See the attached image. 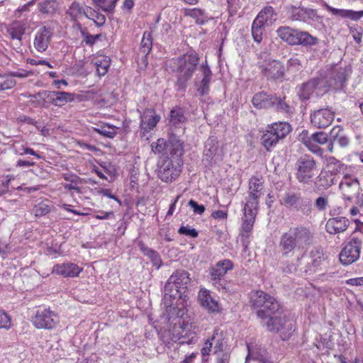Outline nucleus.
Listing matches in <instances>:
<instances>
[{
  "instance_id": "1",
  "label": "nucleus",
  "mask_w": 363,
  "mask_h": 363,
  "mask_svg": "<svg viewBox=\"0 0 363 363\" xmlns=\"http://www.w3.org/2000/svg\"><path fill=\"white\" fill-rule=\"evenodd\" d=\"M313 238V233L307 227L299 225L291 228L280 237L279 242L280 252L284 257H291L295 251L311 245Z\"/></svg>"
},
{
  "instance_id": "2",
  "label": "nucleus",
  "mask_w": 363,
  "mask_h": 363,
  "mask_svg": "<svg viewBox=\"0 0 363 363\" xmlns=\"http://www.w3.org/2000/svg\"><path fill=\"white\" fill-rule=\"evenodd\" d=\"M190 283L189 274L184 269L173 273L164 287V305L171 308L177 298H181Z\"/></svg>"
},
{
  "instance_id": "3",
  "label": "nucleus",
  "mask_w": 363,
  "mask_h": 363,
  "mask_svg": "<svg viewBox=\"0 0 363 363\" xmlns=\"http://www.w3.org/2000/svg\"><path fill=\"white\" fill-rule=\"evenodd\" d=\"M199 60L198 55L194 53L186 54L173 60V71L176 73V86L178 90L186 89L187 82L197 67Z\"/></svg>"
},
{
  "instance_id": "4",
  "label": "nucleus",
  "mask_w": 363,
  "mask_h": 363,
  "mask_svg": "<svg viewBox=\"0 0 363 363\" xmlns=\"http://www.w3.org/2000/svg\"><path fill=\"white\" fill-rule=\"evenodd\" d=\"M277 33L283 41L291 45L312 46L318 43V39L312 36L309 33L294 29L289 26L279 28Z\"/></svg>"
},
{
  "instance_id": "5",
  "label": "nucleus",
  "mask_w": 363,
  "mask_h": 363,
  "mask_svg": "<svg viewBox=\"0 0 363 363\" xmlns=\"http://www.w3.org/2000/svg\"><path fill=\"white\" fill-rule=\"evenodd\" d=\"M226 347V342L218 331L215 330L213 335L205 342L201 354L203 356L208 355L213 348L216 355V363H229L230 353Z\"/></svg>"
},
{
  "instance_id": "6",
  "label": "nucleus",
  "mask_w": 363,
  "mask_h": 363,
  "mask_svg": "<svg viewBox=\"0 0 363 363\" xmlns=\"http://www.w3.org/2000/svg\"><path fill=\"white\" fill-rule=\"evenodd\" d=\"M182 169L180 159L165 157L158 162L157 174L163 182L172 183L179 177Z\"/></svg>"
},
{
  "instance_id": "7",
  "label": "nucleus",
  "mask_w": 363,
  "mask_h": 363,
  "mask_svg": "<svg viewBox=\"0 0 363 363\" xmlns=\"http://www.w3.org/2000/svg\"><path fill=\"white\" fill-rule=\"evenodd\" d=\"M261 323L267 327V330L279 333L283 340L289 338L294 331L292 323L286 319L285 315L282 314L281 308L279 313L273 314Z\"/></svg>"
},
{
  "instance_id": "8",
  "label": "nucleus",
  "mask_w": 363,
  "mask_h": 363,
  "mask_svg": "<svg viewBox=\"0 0 363 363\" xmlns=\"http://www.w3.org/2000/svg\"><path fill=\"white\" fill-rule=\"evenodd\" d=\"M296 167V177L298 182L301 184H308L315 177L317 162L311 155H304L297 160Z\"/></svg>"
},
{
  "instance_id": "9",
  "label": "nucleus",
  "mask_w": 363,
  "mask_h": 363,
  "mask_svg": "<svg viewBox=\"0 0 363 363\" xmlns=\"http://www.w3.org/2000/svg\"><path fill=\"white\" fill-rule=\"evenodd\" d=\"M291 125L286 122L273 123L262 136V144L269 151L279 140L283 139L291 131Z\"/></svg>"
},
{
  "instance_id": "10",
  "label": "nucleus",
  "mask_w": 363,
  "mask_h": 363,
  "mask_svg": "<svg viewBox=\"0 0 363 363\" xmlns=\"http://www.w3.org/2000/svg\"><path fill=\"white\" fill-rule=\"evenodd\" d=\"M281 203L287 208L294 209L304 216H309L312 212L310 199L302 197L298 191H288L281 199Z\"/></svg>"
},
{
  "instance_id": "11",
  "label": "nucleus",
  "mask_w": 363,
  "mask_h": 363,
  "mask_svg": "<svg viewBox=\"0 0 363 363\" xmlns=\"http://www.w3.org/2000/svg\"><path fill=\"white\" fill-rule=\"evenodd\" d=\"M233 264L230 259H224L218 262L211 269V280L213 284L219 290L223 289L225 291L230 290L228 284L222 278L226 274L228 271L232 269Z\"/></svg>"
},
{
  "instance_id": "12",
  "label": "nucleus",
  "mask_w": 363,
  "mask_h": 363,
  "mask_svg": "<svg viewBox=\"0 0 363 363\" xmlns=\"http://www.w3.org/2000/svg\"><path fill=\"white\" fill-rule=\"evenodd\" d=\"M362 245L361 239L352 238L340 252V262L344 265H348L357 261L360 256Z\"/></svg>"
},
{
  "instance_id": "13",
  "label": "nucleus",
  "mask_w": 363,
  "mask_h": 363,
  "mask_svg": "<svg viewBox=\"0 0 363 363\" xmlns=\"http://www.w3.org/2000/svg\"><path fill=\"white\" fill-rule=\"evenodd\" d=\"M59 322L58 315L50 308L38 309L33 320L35 327L38 329H52Z\"/></svg>"
},
{
  "instance_id": "14",
  "label": "nucleus",
  "mask_w": 363,
  "mask_h": 363,
  "mask_svg": "<svg viewBox=\"0 0 363 363\" xmlns=\"http://www.w3.org/2000/svg\"><path fill=\"white\" fill-rule=\"evenodd\" d=\"M262 76L269 81L283 82L285 77L284 65L279 61L272 60L259 66Z\"/></svg>"
},
{
  "instance_id": "15",
  "label": "nucleus",
  "mask_w": 363,
  "mask_h": 363,
  "mask_svg": "<svg viewBox=\"0 0 363 363\" xmlns=\"http://www.w3.org/2000/svg\"><path fill=\"white\" fill-rule=\"evenodd\" d=\"M266 303L273 305V307H274V305H276L275 298L262 290L252 291L249 294L250 306L257 315L264 314L261 309Z\"/></svg>"
},
{
  "instance_id": "16",
  "label": "nucleus",
  "mask_w": 363,
  "mask_h": 363,
  "mask_svg": "<svg viewBox=\"0 0 363 363\" xmlns=\"http://www.w3.org/2000/svg\"><path fill=\"white\" fill-rule=\"evenodd\" d=\"M264 194V185L261 178L252 177L249 181V194L245 207L257 209L259 199Z\"/></svg>"
},
{
  "instance_id": "17",
  "label": "nucleus",
  "mask_w": 363,
  "mask_h": 363,
  "mask_svg": "<svg viewBox=\"0 0 363 363\" xmlns=\"http://www.w3.org/2000/svg\"><path fill=\"white\" fill-rule=\"evenodd\" d=\"M324 81L325 82V90L329 88L340 89L343 87L346 79L347 72L345 68L335 66L328 72Z\"/></svg>"
},
{
  "instance_id": "18",
  "label": "nucleus",
  "mask_w": 363,
  "mask_h": 363,
  "mask_svg": "<svg viewBox=\"0 0 363 363\" xmlns=\"http://www.w3.org/2000/svg\"><path fill=\"white\" fill-rule=\"evenodd\" d=\"M289 18L294 21H303L311 23L318 18V11L315 9L302 6H290L288 7Z\"/></svg>"
},
{
  "instance_id": "19",
  "label": "nucleus",
  "mask_w": 363,
  "mask_h": 363,
  "mask_svg": "<svg viewBox=\"0 0 363 363\" xmlns=\"http://www.w3.org/2000/svg\"><path fill=\"white\" fill-rule=\"evenodd\" d=\"M257 213V209L244 207V215L240 235L243 245L247 247L249 243L251 231L252 230L255 218Z\"/></svg>"
},
{
  "instance_id": "20",
  "label": "nucleus",
  "mask_w": 363,
  "mask_h": 363,
  "mask_svg": "<svg viewBox=\"0 0 363 363\" xmlns=\"http://www.w3.org/2000/svg\"><path fill=\"white\" fill-rule=\"evenodd\" d=\"M223 160V154L218 148V141L214 136L208 138L205 143L203 161L208 164L217 163Z\"/></svg>"
},
{
  "instance_id": "21",
  "label": "nucleus",
  "mask_w": 363,
  "mask_h": 363,
  "mask_svg": "<svg viewBox=\"0 0 363 363\" xmlns=\"http://www.w3.org/2000/svg\"><path fill=\"white\" fill-rule=\"evenodd\" d=\"M335 118V113L328 108H320L311 113V123L317 128H326Z\"/></svg>"
},
{
  "instance_id": "22",
  "label": "nucleus",
  "mask_w": 363,
  "mask_h": 363,
  "mask_svg": "<svg viewBox=\"0 0 363 363\" xmlns=\"http://www.w3.org/2000/svg\"><path fill=\"white\" fill-rule=\"evenodd\" d=\"M340 189L345 200L352 201L359 194L360 185L357 178L345 174L340 184Z\"/></svg>"
},
{
  "instance_id": "23",
  "label": "nucleus",
  "mask_w": 363,
  "mask_h": 363,
  "mask_svg": "<svg viewBox=\"0 0 363 363\" xmlns=\"http://www.w3.org/2000/svg\"><path fill=\"white\" fill-rule=\"evenodd\" d=\"M315 90L326 91L323 77H314L302 84L298 91L299 97L303 100H308Z\"/></svg>"
},
{
  "instance_id": "24",
  "label": "nucleus",
  "mask_w": 363,
  "mask_h": 363,
  "mask_svg": "<svg viewBox=\"0 0 363 363\" xmlns=\"http://www.w3.org/2000/svg\"><path fill=\"white\" fill-rule=\"evenodd\" d=\"M52 32L50 28L43 26L37 32L34 38V48L40 52L45 51L51 41Z\"/></svg>"
},
{
  "instance_id": "25",
  "label": "nucleus",
  "mask_w": 363,
  "mask_h": 363,
  "mask_svg": "<svg viewBox=\"0 0 363 363\" xmlns=\"http://www.w3.org/2000/svg\"><path fill=\"white\" fill-rule=\"evenodd\" d=\"M350 220L343 216L330 218L325 224V230L330 235H336L345 231L350 226Z\"/></svg>"
},
{
  "instance_id": "26",
  "label": "nucleus",
  "mask_w": 363,
  "mask_h": 363,
  "mask_svg": "<svg viewBox=\"0 0 363 363\" xmlns=\"http://www.w3.org/2000/svg\"><path fill=\"white\" fill-rule=\"evenodd\" d=\"M200 69L202 72L203 78L201 81H196L195 86L199 95L205 96L209 93L212 72L206 64L202 65Z\"/></svg>"
},
{
  "instance_id": "27",
  "label": "nucleus",
  "mask_w": 363,
  "mask_h": 363,
  "mask_svg": "<svg viewBox=\"0 0 363 363\" xmlns=\"http://www.w3.org/2000/svg\"><path fill=\"white\" fill-rule=\"evenodd\" d=\"M82 271L78 265L71 262L55 264L53 267L52 272L63 277H76Z\"/></svg>"
},
{
  "instance_id": "28",
  "label": "nucleus",
  "mask_w": 363,
  "mask_h": 363,
  "mask_svg": "<svg viewBox=\"0 0 363 363\" xmlns=\"http://www.w3.org/2000/svg\"><path fill=\"white\" fill-rule=\"evenodd\" d=\"M323 7L333 15L342 18H349L352 21H358L363 17V11H355L349 9H339L330 6L328 3L323 4Z\"/></svg>"
},
{
  "instance_id": "29",
  "label": "nucleus",
  "mask_w": 363,
  "mask_h": 363,
  "mask_svg": "<svg viewBox=\"0 0 363 363\" xmlns=\"http://www.w3.org/2000/svg\"><path fill=\"white\" fill-rule=\"evenodd\" d=\"M160 117L152 109L146 110L141 116L140 128L143 133L152 130L160 121Z\"/></svg>"
},
{
  "instance_id": "30",
  "label": "nucleus",
  "mask_w": 363,
  "mask_h": 363,
  "mask_svg": "<svg viewBox=\"0 0 363 363\" xmlns=\"http://www.w3.org/2000/svg\"><path fill=\"white\" fill-rule=\"evenodd\" d=\"M276 99L275 95L268 94L267 92L261 91L254 95L252 103L257 108H269L273 106V100Z\"/></svg>"
},
{
  "instance_id": "31",
  "label": "nucleus",
  "mask_w": 363,
  "mask_h": 363,
  "mask_svg": "<svg viewBox=\"0 0 363 363\" xmlns=\"http://www.w3.org/2000/svg\"><path fill=\"white\" fill-rule=\"evenodd\" d=\"M167 152H169L174 159H179L184 152L182 141L174 133L169 135Z\"/></svg>"
},
{
  "instance_id": "32",
  "label": "nucleus",
  "mask_w": 363,
  "mask_h": 363,
  "mask_svg": "<svg viewBox=\"0 0 363 363\" xmlns=\"http://www.w3.org/2000/svg\"><path fill=\"white\" fill-rule=\"evenodd\" d=\"M199 299L201 305L208 311L214 313L219 311L218 303L211 297L209 291L201 290L199 293Z\"/></svg>"
},
{
  "instance_id": "33",
  "label": "nucleus",
  "mask_w": 363,
  "mask_h": 363,
  "mask_svg": "<svg viewBox=\"0 0 363 363\" xmlns=\"http://www.w3.org/2000/svg\"><path fill=\"white\" fill-rule=\"evenodd\" d=\"M335 175L328 170H322L316 178L315 186L319 189H328L335 184Z\"/></svg>"
},
{
  "instance_id": "34",
  "label": "nucleus",
  "mask_w": 363,
  "mask_h": 363,
  "mask_svg": "<svg viewBox=\"0 0 363 363\" xmlns=\"http://www.w3.org/2000/svg\"><path fill=\"white\" fill-rule=\"evenodd\" d=\"M6 31L11 39L21 42L23 35L25 34L26 26L23 22L14 21L7 26Z\"/></svg>"
},
{
  "instance_id": "35",
  "label": "nucleus",
  "mask_w": 363,
  "mask_h": 363,
  "mask_svg": "<svg viewBox=\"0 0 363 363\" xmlns=\"http://www.w3.org/2000/svg\"><path fill=\"white\" fill-rule=\"evenodd\" d=\"M311 256V267L308 269H306V272H315V269H317L324 260L323 257V252L321 247H315L310 252Z\"/></svg>"
},
{
  "instance_id": "36",
  "label": "nucleus",
  "mask_w": 363,
  "mask_h": 363,
  "mask_svg": "<svg viewBox=\"0 0 363 363\" xmlns=\"http://www.w3.org/2000/svg\"><path fill=\"white\" fill-rule=\"evenodd\" d=\"M64 179L67 182H70L69 184H64V187L65 189L74 190V191H77V193L81 192V188L79 186V185L82 184V181L79 177H78L76 174L69 173V174H65Z\"/></svg>"
},
{
  "instance_id": "37",
  "label": "nucleus",
  "mask_w": 363,
  "mask_h": 363,
  "mask_svg": "<svg viewBox=\"0 0 363 363\" xmlns=\"http://www.w3.org/2000/svg\"><path fill=\"white\" fill-rule=\"evenodd\" d=\"M67 14L70 16L71 20L73 21H77V20L80 18L82 16H85L86 18H90L83 7L76 1L73 2L69 6L68 10L67 11Z\"/></svg>"
},
{
  "instance_id": "38",
  "label": "nucleus",
  "mask_w": 363,
  "mask_h": 363,
  "mask_svg": "<svg viewBox=\"0 0 363 363\" xmlns=\"http://www.w3.org/2000/svg\"><path fill=\"white\" fill-rule=\"evenodd\" d=\"M184 15L192 17L195 19L196 23L199 25L204 24L209 19V18L206 15L204 11L197 8L185 9Z\"/></svg>"
},
{
  "instance_id": "39",
  "label": "nucleus",
  "mask_w": 363,
  "mask_h": 363,
  "mask_svg": "<svg viewBox=\"0 0 363 363\" xmlns=\"http://www.w3.org/2000/svg\"><path fill=\"white\" fill-rule=\"evenodd\" d=\"M58 4L55 0H42L38 3L39 11L43 14L52 15L57 9Z\"/></svg>"
},
{
  "instance_id": "40",
  "label": "nucleus",
  "mask_w": 363,
  "mask_h": 363,
  "mask_svg": "<svg viewBox=\"0 0 363 363\" xmlns=\"http://www.w3.org/2000/svg\"><path fill=\"white\" fill-rule=\"evenodd\" d=\"M275 303L274 307H273V305H271L268 303H266L264 306L262 308V311H263L264 314L263 315H257V317L261 320V321H264V319L270 317L273 314H277V313L280 312L281 306L278 301L275 298Z\"/></svg>"
},
{
  "instance_id": "41",
  "label": "nucleus",
  "mask_w": 363,
  "mask_h": 363,
  "mask_svg": "<svg viewBox=\"0 0 363 363\" xmlns=\"http://www.w3.org/2000/svg\"><path fill=\"white\" fill-rule=\"evenodd\" d=\"M55 94L54 105L59 107L73 101L75 97V94L66 91H55Z\"/></svg>"
},
{
  "instance_id": "42",
  "label": "nucleus",
  "mask_w": 363,
  "mask_h": 363,
  "mask_svg": "<svg viewBox=\"0 0 363 363\" xmlns=\"http://www.w3.org/2000/svg\"><path fill=\"white\" fill-rule=\"evenodd\" d=\"M117 127L109 124H103L94 128L95 132L108 138H113L117 134Z\"/></svg>"
},
{
  "instance_id": "43",
  "label": "nucleus",
  "mask_w": 363,
  "mask_h": 363,
  "mask_svg": "<svg viewBox=\"0 0 363 363\" xmlns=\"http://www.w3.org/2000/svg\"><path fill=\"white\" fill-rule=\"evenodd\" d=\"M152 47V37L150 32L145 31L143 33V37L141 40L140 51L144 54L145 59L147 55L150 53Z\"/></svg>"
},
{
  "instance_id": "44",
  "label": "nucleus",
  "mask_w": 363,
  "mask_h": 363,
  "mask_svg": "<svg viewBox=\"0 0 363 363\" xmlns=\"http://www.w3.org/2000/svg\"><path fill=\"white\" fill-rule=\"evenodd\" d=\"M184 110L180 107H175L170 111V119L169 123L172 125H177V124L185 122L186 117L184 114Z\"/></svg>"
},
{
  "instance_id": "45",
  "label": "nucleus",
  "mask_w": 363,
  "mask_h": 363,
  "mask_svg": "<svg viewBox=\"0 0 363 363\" xmlns=\"http://www.w3.org/2000/svg\"><path fill=\"white\" fill-rule=\"evenodd\" d=\"M327 167L328 168V171L331 172L335 175L340 173L341 172H344L346 169V165L334 157H330L328 159Z\"/></svg>"
},
{
  "instance_id": "46",
  "label": "nucleus",
  "mask_w": 363,
  "mask_h": 363,
  "mask_svg": "<svg viewBox=\"0 0 363 363\" xmlns=\"http://www.w3.org/2000/svg\"><path fill=\"white\" fill-rule=\"evenodd\" d=\"M44 90L40 91L35 94H29L26 96L29 99L30 102L35 106L48 107V101L44 100Z\"/></svg>"
},
{
  "instance_id": "47",
  "label": "nucleus",
  "mask_w": 363,
  "mask_h": 363,
  "mask_svg": "<svg viewBox=\"0 0 363 363\" xmlns=\"http://www.w3.org/2000/svg\"><path fill=\"white\" fill-rule=\"evenodd\" d=\"M138 247H140V250L143 252L144 255L147 256L148 257L150 258L154 265H157L159 264V263L161 262L159 254L156 251L146 247L142 241H140L138 242Z\"/></svg>"
},
{
  "instance_id": "48",
  "label": "nucleus",
  "mask_w": 363,
  "mask_h": 363,
  "mask_svg": "<svg viewBox=\"0 0 363 363\" xmlns=\"http://www.w3.org/2000/svg\"><path fill=\"white\" fill-rule=\"evenodd\" d=\"M273 108L277 111L285 113H289L292 111V108L286 101V96L280 97L276 96V99L273 100Z\"/></svg>"
},
{
  "instance_id": "49",
  "label": "nucleus",
  "mask_w": 363,
  "mask_h": 363,
  "mask_svg": "<svg viewBox=\"0 0 363 363\" xmlns=\"http://www.w3.org/2000/svg\"><path fill=\"white\" fill-rule=\"evenodd\" d=\"M96 72L99 76L105 75L110 65V59L107 57H103L102 59H97L95 62Z\"/></svg>"
},
{
  "instance_id": "50",
  "label": "nucleus",
  "mask_w": 363,
  "mask_h": 363,
  "mask_svg": "<svg viewBox=\"0 0 363 363\" xmlns=\"http://www.w3.org/2000/svg\"><path fill=\"white\" fill-rule=\"evenodd\" d=\"M264 26L253 21L252 25V35L255 42L259 43L262 40Z\"/></svg>"
},
{
  "instance_id": "51",
  "label": "nucleus",
  "mask_w": 363,
  "mask_h": 363,
  "mask_svg": "<svg viewBox=\"0 0 363 363\" xmlns=\"http://www.w3.org/2000/svg\"><path fill=\"white\" fill-rule=\"evenodd\" d=\"M151 148L155 153H163L165 150L167 151V142L163 138H159L156 142L152 143Z\"/></svg>"
},
{
  "instance_id": "52",
  "label": "nucleus",
  "mask_w": 363,
  "mask_h": 363,
  "mask_svg": "<svg viewBox=\"0 0 363 363\" xmlns=\"http://www.w3.org/2000/svg\"><path fill=\"white\" fill-rule=\"evenodd\" d=\"M50 211L49 205L45 203H40L35 205L33 209V213L37 217L43 216L48 214Z\"/></svg>"
},
{
  "instance_id": "53",
  "label": "nucleus",
  "mask_w": 363,
  "mask_h": 363,
  "mask_svg": "<svg viewBox=\"0 0 363 363\" xmlns=\"http://www.w3.org/2000/svg\"><path fill=\"white\" fill-rule=\"evenodd\" d=\"M16 84V82L14 79L0 75V91L11 89Z\"/></svg>"
},
{
  "instance_id": "54",
  "label": "nucleus",
  "mask_w": 363,
  "mask_h": 363,
  "mask_svg": "<svg viewBox=\"0 0 363 363\" xmlns=\"http://www.w3.org/2000/svg\"><path fill=\"white\" fill-rule=\"evenodd\" d=\"M350 32L352 34L354 41L360 44L362 42V37L363 34V29L361 26L350 27Z\"/></svg>"
},
{
  "instance_id": "55",
  "label": "nucleus",
  "mask_w": 363,
  "mask_h": 363,
  "mask_svg": "<svg viewBox=\"0 0 363 363\" xmlns=\"http://www.w3.org/2000/svg\"><path fill=\"white\" fill-rule=\"evenodd\" d=\"M311 139L316 143L323 145L328 142V135L325 132H317L311 135Z\"/></svg>"
},
{
  "instance_id": "56",
  "label": "nucleus",
  "mask_w": 363,
  "mask_h": 363,
  "mask_svg": "<svg viewBox=\"0 0 363 363\" xmlns=\"http://www.w3.org/2000/svg\"><path fill=\"white\" fill-rule=\"evenodd\" d=\"M89 16V18H91L94 20L95 24L98 26H102L105 22H106V17L104 14H101L100 13H98L95 11L93 12H91Z\"/></svg>"
},
{
  "instance_id": "57",
  "label": "nucleus",
  "mask_w": 363,
  "mask_h": 363,
  "mask_svg": "<svg viewBox=\"0 0 363 363\" xmlns=\"http://www.w3.org/2000/svg\"><path fill=\"white\" fill-rule=\"evenodd\" d=\"M32 71H28L23 69H18V71L9 72L7 73L8 77H18V78H26L29 76L33 75Z\"/></svg>"
},
{
  "instance_id": "58",
  "label": "nucleus",
  "mask_w": 363,
  "mask_h": 363,
  "mask_svg": "<svg viewBox=\"0 0 363 363\" xmlns=\"http://www.w3.org/2000/svg\"><path fill=\"white\" fill-rule=\"evenodd\" d=\"M328 205V199L327 196L318 197L314 203L315 208L320 211H325Z\"/></svg>"
},
{
  "instance_id": "59",
  "label": "nucleus",
  "mask_w": 363,
  "mask_h": 363,
  "mask_svg": "<svg viewBox=\"0 0 363 363\" xmlns=\"http://www.w3.org/2000/svg\"><path fill=\"white\" fill-rule=\"evenodd\" d=\"M178 233L182 235H188L191 238H196L199 235L196 229L190 228L189 226L180 227Z\"/></svg>"
},
{
  "instance_id": "60",
  "label": "nucleus",
  "mask_w": 363,
  "mask_h": 363,
  "mask_svg": "<svg viewBox=\"0 0 363 363\" xmlns=\"http://www.w3.org/2000/svg\"><path fill=\"white\" fill-rule=\"evenodd\" d=\"M262 11L265 15V17H267L269 24H272L274 21H276L277 13L274 12V10L272 6H267Z\"/></svg>"
},
{
  "instance_id": "61",
  "label": "nucleus",
  "mask_w": 363,
  "mask_h": 363,
  "mask_svg": "<svg viewBox=\"0 0 363 363\" xmlns=\"http://www.w3.org/2000/svg\"><path fill=\"white\" fill-rule=\"evenodd\" d=\"M301 67V60L296 56L291 57L287 62L288 69L299 70Z\"/></svg>"
},
{
  "instance_id": "62",
  "label": "nucleus",
  "mask_w": 363,
  "mask_h": 363,
  "mask_svg": "<svg viewBox=\"0 0 363 363\" xmlns=\"http://www.w3.org/2000/svg\"><path fill=\"white\" fill-rule=\"evenodd\" d=\"M189 206L192 208L193 211L199 215H202L205 211V206L203 205H199L196 201L191 199L189 201Z\"/></svg>"
},
{
  "instance_id": "63",
  "label": "nucleus",
  "mask_w": 363,
  "mask_h": 363,
  "mask_svg": "<svg viewBox=\"0 0 363 363\" xmlns=\"http://www.w3.org/2000/svg\"><path fill=\"white\" fill-rule=\"evenodd\" d=\"M10 326V317L6 313L0 311V328H9Z\"/></svg>"
},
{
  "instance_id": "64",
  "label": "nucleus",
  "mask_w": 363,
  "mask_h": 363,
  "mask_svg": "<svg viewBox=\"0 0 363 363\" xmlns=\"http://www.w3.org/2000/svg\"><path fill=\"white\" fill-rule=\"evenodd\" d=\"M305 146L307 147L311 152L318 155L323 154V150L313 140L309 141Z\"/></svg>"
}]
</instances>
